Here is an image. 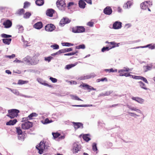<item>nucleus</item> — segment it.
Returning <instances> with one entry per match:
<instances>
[{"label":"nucleus","mask_w":155,"mask_h":155,"mask_svg":"<svg viewBox=\"0 0 155 155\" xmlns=\"http://www.w3.org/2000/svg\"><path fill=\"white\" fill-rule=\"evenodd\" d=\"M105 43L106 44H110L112 45V46H110L108 47H104L101 50V51L103 52H104L106 51H108L112 48L118 47L119 46V44H120L119 43H117L114 41L109 42L107 41H106Z\"/></svg>","instance_id":"1"},{"label":"nucleus","mask_w":155,"mask_h":155,"mask_svg":"<svg viewBox=\"0 0 155 155\" xmlns=\"http://www.w3.org/2000/svg\"><path fill=\"white\" fill-rule=\"evenodd\" d=\"M19 112L18 110L15 109H12L8 110V114L6 116L11 118H12L17 117L18 114Z\"/></svg>","instance_id":"2"},{"label":"nucleus","mask_w":155,"mask_h":155,"mask_svg":"<svg viewBox=\"0 0 155 155\" xmlns=\"http://www.w3.org/2000/svg\"><path fill=\"white\" fill-rule=\"evenodd\" d=\"M130 69L128 68H124L123 69L119 70L118 72L119 73V75L121 76H125L126 77H128L130 75L129 73L126 72L129 71Z\"/></svg>","instance_id":"3"},{"label":"nucleus","mask_w":155,"mask_h":155,"mask_svg":"<svg viewBox=\"0 0 155 155\" xmlns=\"http://www.w3.org/2000/svg\"><path fill=\"white\" fill-rule=\"evenodd\" d=\"M45 143H44V141H41L39 143V146L37 145L36 146V148L38 150V153L40 154L42 153L43 151L45 149Z\"/></svg>","instance_id":"4"},{"label":"nucleus","mask_w":155,"mask_h":155,"mask_svg":"<svg viewBox=\"0 0 155 155\" xmlns=\"http://www.w3.org/2000/svg\"><path fill=\"white\" fill-rule=\"evenodd\" d=\"M57 6L61 10L64 9L66 7V4L64 0H58L56 2Z\"/></svg>","instance_id":"5"},{"label":"nucleus","mask_w":155,"mask_h":155,"mask_svg":"<svg viewBox=\"0 0 155 155\" xmlns=\"http://www.w3.org/2000/svg\"><path fill=\"white\" fill-rule=\"evenodd\" d=\"M144 117V115L141 111L139 109H136V119H137V121L140 122Z\"/></svg>","instance_id":"6"},{"label":"nucleus","mask_w":155,"mask_h":155,"mask_svg":"<svg viewBox=\"0 0 155 155\" xmlns=\"http://www.w3.org/2000/svg\"><path fill=\"white\" fill-rule=\"evenodd\" d=\"M85 31V28L82 26H76L72 28V32L75 33L83 32Z\"/></svg>","instance_id":"7"},{"label":"nucleus","mask_w":155,"mask_h":155,"mask_svg":"<svg viewBox=\"0 0 155 155\" xmlns=\"http://www.w3.org/2000/svg\"><path fill=\"white\" fill-rule=\"evenodd\" d=\"M32 123L29 121H27L21 124V128L23 129H28L32 127Z\"/></svg>","instance_id":"8"},{"label":"nucleus","mask_w":155,"mask_h":155,"mask_svg":"<svg viewBox=\"0 0 155 155\" xmlns=\"http://www.w3.org/2000/svg\"><path fill=\"white\" fill-rule=\"evenodd\" d=\"M55 28V26L52 24H48L45 27V30L48 31H52L54 30Z\"/></svg>","instance_id":"9"},{"label":"nucleus","mask_w":155,"mask_h":155,"mask_svg":"<svg viewBox=\"0 0 155 155\" xmlns=\"http://www.w3.org/2000/svg\"><path fill=\"white\" fill-rule=\"evenodd\" d=\"M148 48L149 49L151 50L154 49H155V44L152 43L148 44L144 46L136 47V48Z\"/></svg>","instance_id":"10"},{"label":"nucleus","mask_w":155,"mask_h":155,"mask_svg":"<svg viewBox=\"0 0 155 155\" xmlns=\"http://www.w3.org/2000/svg\"><path fill=\"white\" fill-rule=\"evenodd\" d=\"M71 21V20L68 18H63L60 21L59 24L61 26H63L66 24L68 23Z\"/></svg>","instance_id":"11"},{"label":"nucleus","mask_w":155,"mask_h":155,"mask_svg":"<svg viewBox=\"0 0 155 155\" xmlns=\"http://www.w3.org/2000/svg\"><path fill=\"white\" fill-rule=\"evenodd\" d=\"M103 12L104 14L110 15L112 14V10L110 7L107 6L104 9Z\"/></svg>","instance_id":"12"},{"label":"nucleus","mask_w":155,"mask_h":155,"mask_svg":"<svg viewBox=\"0 0 155 155\" xmlns=\"http://www.w3.org/2000/svg\"><path fill=\"white\" fill-rule=\"evenodd\" d=\"M150 1H145L140 4V7L141 9L144 10H146L148 8V5H150L149 4Z\"/></svg>","instance_id":"13"},{"label":"nucleus","mask_w":155,"mask_h":155,"mask_svg":"<svg viewBox=\"0 0 155 155\" xmlns=\"http://www.w3.org/2000/svg\"><path fill=\"white\" fill-rule=\"evenodd\" d=\"M121 24L122 23L120 22L116 21L113 24V28L115 29H120L122 26Z\"/></svg>","instance_id":"14"},{"label":"nucleus","mask_w":155,"mask_h":155,"mask_svg":"<svg viewBox=\"0 0 155 155\" xmlns=\"http://www.w3.org/2000/svg\"><path fill=\"white\" fill-rule=\"evenodd\" d=\"M43 24L41 22L39 21L35 24L33 25V27L38 29H40L43 27Z\"/></svg>","instance_id":"15"},{"label":"nucleus","mask_w":155,"mask_h":155,"mask_svg":"<svg viewBox=\"0 0 155 155\" xmlns=\"http://www.w3.org/2000/svg\"><path fill=\"white\" fill-rule=\"evenodd\" d=\"M3 25L5 26V27L6 28H8L10 27L12 25V21L9 20H7L4 22Z\"/></svg>","instance_id":"16"},{"label":"nucleus","mask_w":155,"mask_h":155,"mask_svg":"<svg viewBox=\"0 0 155 155\" xmlns=\"http://www.w3.org/2000/svg\"><path fill=\"white\" fill-rule=\"evenodd\" d=\"M72 123L74 125V128L75 129H77L80 127L83 128V124L81 123L80 122H73Z\"/></svg>","instance_id":"17"},{"label":"nucleus","mask_w":155,"mask_h":155,"mask_svg":"<svg viewBox=\"0 0 155 155\" xmlns=\"http://www.w3.org/2000/svg\"><path fill=\"white\" fill-rule=\"evenodd\" d=\"M78 5L80 8L83 9L85 7L86 4L84 1L80 0L79 2Z\"/></svg>","instance_id":"18"},{"label":"nucleus","mask_w":155,"mask_h":155,"mask_svg":"<svg viewBox=\"0 0 155 155\" xmlns=\"http://www.w3.org/2000/svg\"><path fill=\"white\" fill-rule=\"evenodd\" d=\"M80 87H85L86 89L90 90H94V88L91 86L85 84H81L80 86Z\"/></svg>","instance_id":"19"},{"label":"nucleus","mask_w":155,"mask_h":155,"mask_svg":"<svg viewBox=\"0 0 155 155\" xmlns=\"http://www.w3.org/2000/svg\"><path fill=\"white\" fill-rule=\"evenodd\" d=\"M17 121L16 119H14L13 120H10L7 122L6 124L7 125H13L15 124Z\"/></svg>","instance_id":"20"},{"label":"nucleus","mask_w":155,"mask_h":155,"mask_svg":"<svg viewBox=\"0 0 155 155\" xmlns=\"http://www.w3.org/2000/svg\"><path fill=\"white\" fill-rule=\"evenodd\" d=\"M54 12V11L52 9H50L47 11L46 15L48 16L52 17L53 16V14Z\"/></svg>","instance_id":"21"},{"label":"nucleus","mask_w":155,"mask_h":155,"mask_svg":"<svg viewBox=\"0 0 155 155\" xmlns=\"http://www.w3.org/2000/svg\"><path fill=\"white\" fill-rule=\"evenodd\" d=\"M79 151V146L76 143H74V146L73 147V151L75 153H78V151Z\"/></svg>","instance_id":"22"},{"label":"nucleus","mask_w":155,"mask_h":155,"mask_svg":"<svg viewBox=\"0 0 155 155\" xmlns=\"http://www.w3.org/2000/svg\"><path fill=\"white\" fill-rule=\"evenodd\" d=\"M152 65L151 66H143V71L144 72H146L148 71L151 70L152 68Z\"/></svg>","instance_id":"23"},{"label":"nucleus","mask_w":155,"mask_h":155,"mask_svg":"<svg viewBox=\"0 0 155 155\" xmlns=\"http://www.w3.org/2000/svg\"><path fill=\"white\" fill-rule=\"evenodd\" d=\"M138 83L139 84L140 87L142 88L147 90L148 89L146 87L145 84L142 81H139Z\"/></svg>","instance_id":"24"},{"label":"nucleus","mask_w":155,"mask_h":155,"mask_svg":"<svg viewBox=\"0 0 155 155\" xmlns=\"http://www.w3.org/2000/svg\"><path fill=\"white\" fill-rule=\"evenodd\" d=\"M89 136V135L88 134H84L83 136V138L84 140L88 142L91 140L90 138L88 137Z\"/></svg>","instance_id":"25"},{"label":"nucleus","mask_w":155,"mask_h":155,"mask_svg":"<svg viewBox=\"0 0 155 155\" xmlns=\"http://www.w3.org/2000/svg\"><path fill=\"white\" fill-rule=\"evenodd\" d=\"M11 38H8V39H3L2 41L3 43L5 44L9 45L11 42Z\"/></svg>","instance_id":"26"},{"label":"nucleus","mask_w":155,"mask_h":155,"mask_svg":"<svg viewBox=\"0 0 155 155\" xmlns=\"http://www.w3.org/2000/svg\"><path fill=\"white\" fill-rule=\"evenodd\" d=\"M35 3L37 5L41 6L44 4V0H37Z\"/></svg>","instance_id":"27"},{"label":"nucleus","mask_w":155,"mask_h":155,"mask_svg":"<svg viewBox=\"0 0 155 155\" xmlns=\"http://www.w3.org/2000/svg\"><path fill=\"white\" fill-rule=\"evenodd\" d=\"M77 64L76 63L75 64H71L66 65L65 68L68 70H69L71 68L74 67L77 65Z\"/></svg>","instance_id":"28"},{"label":"nucleus","mask_w":155,"mask_h":155,"mask_svg":"<svg viewBox=\"0 0 155 155\" xmlns=\"http://www.w3.org/2000/svg\"><path fill=\"white\" fill-rule=\"evenodd\" d=\"M104 71L106 72H117V70L116 69H115L114 70L113 68H111L110 69H105L104 70Z\"/></svg>","instance_id":"29"},{"label":"nucleus","mask_w":155,"mask_h":155,"mask_svg":"<svg viewBox=\"0 0 155 155\" xmlns=\"http://www.w3.org/2000/svg\"><path fill=\"white\" fill-rule=\"evenodd\" d=\"M28 82V81H23L21 80H18V84H27Z\"/></svg>","instance_id":"30"},{"label":"nucleus","mask_w":155,"mask_h":155,"mask_svg":"<svg viewBox=\"0 0 155 155\" xmlns=\"http://www.w3.org/2000/svg\"><path fill=\"white\" fill-rule=\"evenodd\" d=\"M71 98L72 99L75 100L82 101V100L79 98L76 95H71Z\"/></svg>","instance_id":"31"},{"label":"nucleus","mask_w":155,"mask_h":155,"mask_svg":"<svg viewBox=\"0 0 155 155\" xmlns=\"http://www.w3.org/2000/svg\"><path fill=\"white\" fill-rule=\"evenodd\" d=\"M42 123L44 124H49L53 122V121L52 120H49L48 118H46L44 121H42Z\"/></svg>","instance_id":"32"},{"label":"nucleus","mask_w":155,"mask_h":155,"mask_svg":"<svg viewBox=\"0 0 155 155\" xmlns=\"http://www.w3.org/2000/svg\"><path fill=\"white\" fill-rule=\"evenodd\" d=\"M136 101L140 104H142L143 103L144 100L139 97H136Z\"/></svg>","instance_id":"33"},{"label":"nucleus","mask_w":155,"mask_h":155,"mask_svg":"<svg viewBox=\"0 0 155 155\" xmlns=\"http://www.w3.org/2000/svg\"><path fill=\"white\" fill-rule=\"evenodd\" d=\"M52 134L54 139L57 138L61 135L60 134L58 133H52Z\"/></svg>","instance_id":"34"},{"label":"nucleus","mask_w":155,"mask_h":155,"mask_svg":"<svg viewBox=\"0 0 155 155\" xmlns=\"http://www.w3.org/2000/svg\"><path fill=\"white\" fill-rule=\"evenodd\" d=\"M37 114L35 113H32L28 116L29 120H31L34 117H36Z\"/></svg>","instance_id":"35"},{"label":"nucleus","mask_w":155,"mask_h":155,"mask_svg":"<svg viewBox=\"0 0 155 155\" xmlns=\"http://www.w3.org/2000/svg\"><path fill=\"white\" fill-rule=\"evenodd\" d=\"M131 5V3L130 2H127L126 4H124V7L125 8H127L130 7Z\"/></svg>","instance_id":"36"},{"label":"nucleus","mask_w":155,"mask_h":155,"mask_svg":"<svg viewBox=\"0 0 155 155\" xmlns=\"http://www.w3.org/2000/svg\"><path fill=\"white\" fill-rule=\"evenodd\" d=\"M63 46H71L74 45L72 44L69 43L68 42H65L62 44Z\"/></svg>","instance_id":"37"},{"label":"nucleus","mask_w":155,"mask_h":155,"mask_svg":"<svg viewBox=\"0 0 155 155\" xmlns=\"http://www.w3.org/2000/svg\"><path fill=\"white\" fill-rule=\"evenodd\" d=\"M77 49H84L85 48V46L84 45L82 44L81 45H79L76 46L75 47Z\"/></svg>","instance_id":"38"},{"label":"nucleus","mask_w":155,"mask_h":155,"mask_svg":"<svg viewBox=\"0 0 155 155\" xmlns=\"http://www.w3.org/2000/svg\"><path fill=\"white\" fill-rule=\"evenodd\" d=\"M16 129L18 135L22 134V131L20 127H17Z\"/></svg>","instance_id":"39"},{"label":"nucleus","mask_w":155,"mask_h":155,"mask_svg":"<svg viewBox=\"0 0 155 155\" xmlns=\"http://www.w3.org/2000/svg\"><path fill=\"white\" fill-rule=\"evenodd\" d=\"M51 47L53 48V49H58L59 48V46L57 44L51 45Z\"/></svg>","instance_id":"40"},{"label":"nucleus","mask_w":155,"mask_h":155,"mask_svg":"<svg viewBox=\"0 0 155 155\" xmlns=\"http://www.w3.org/2000/svg\"><path fill=\"white\" fill-rule=\"evenodd\" d=\"M31 15V13L29 12H27L24 14V17L25 18H28Z\"/></svg>","instance_id":"41"},{"label":"nucleus","mask_w":155,"mask_h":155,"mask_svg":"<svg viewBox=\"0 0 155 155\" xmlns=\"http://www.w3.org/2000/svg\"><path fill=\"white\" fill-rule=\"evenodd\" d=\"M92 149L94 151H97V144L95 143H94L93 144Z\"/></svg>","instance_id":"42"},{"label":"nucleus","mask_w":155,"mask_h":155,"mask_svg":"<svg viewBox=\"0 0 155 155\" xmlns=\"http://www.w3.org/2000/svg\"><path fill=\"white\" fill-rule=\"evenodd\" d=\"M25 12V10L23 9H21L18 10V13L19 15H21Z\"/></svg>","instance_id":"43"},{"label":"nucleus","mask_w":155,"mask_h":155,"mask_svg":"<svg viewBox=\"0 0 155 155\" xmlns=\"http://www.w3.org/2000/svg\"><path fill=\"white\" fill-rule=\"evenodd\" d=\"M18 28L19 31V32L21 33L23 32L24 30V28L23 26H18Z\"/></svg>","instance_id":"44"},{"label":"nucleus","mask_w":155,"mask_h":155,"mask_svg":"<svg viewBox=\"0 0 155 155\" xmlns=\"http://www.w3.org/2000/svg\"><path fill=\"white\" fill-rule=\"evenodd\" d=\"M30 4L29 2H25L24 3V8H25L28 7L30 5Z\"/></svg>","instance_id":"45"},{"label":"nucleus","mask_w":155,"mask_h":155,"mask_svg":"<svg viewBox=\"0 0 155 155\" xmlns=\"http://www.w3.org/2000/svg\"><path fill=\"white\" fill-rule=\"evenodd\" d=\"M97 82H99L101 81H107V79L106 78H103L98 79L97 80Z\"/></svg>","instance_id":"46"},{"label":"nucleus","mask_w":155,"mask_h":155,"mask_svg":"<svg viewBox=\"0 0 155 155\" xmlns=\"http://www.w3.org/2000/svg\"><path fill=\"white\" fill-rule=\"evenodd\" d=\"M1 36L2 37L4 38H10L12 37V36L9 35H6L5 34H3Z\"/></svg>","instance_id":"47"},{"label":"nucleus","mask_w":155,"mask_h":155,"mask_svg":"<svg viewBox=\"0 0 155 155\" xmlns=\"http://www.w3.org/2000/svg\"><path fill=\"white\" fill-rule=\"evenodd\" d=\"M50 79L52 82L54 83L56 82L57 81V80L56 78H54L52 77H50Z\"/></svg>","instance_id":"48"},{"label":"nucleus","mask_w":155,"mask_h":155,"mask_svg":"<svg viewBox=\"0 0 155 155\" xmlns=\"http://www.w3.org/2000/svg\"><path fill=\"white\" fill-rule=\"evenodd\" d=\"M52 58V57H48L45 58V61H47L49 62L51 61Z\"/></svg>","instance_id":"49"},{"label":"nucleus","mask_w":155,"mask_h":155,"mask_svg":"<svg viewBox=\"0 0 155 155\" xmlns=\"http://www.w3.org/2000/svg\"><path fill=\"white\" fill-rule=\"evenodd\" d=\"M64 49L65 50L64 51H65V52L70 51L73 50V49L72 48H65Z\"/></svg>","instance_id":"50"},{"label":"nucleus","mask_w":155,"mask_h":155,"mask_svg":"<svg viewBox=\"0 0 155 155\" xmlns=\"http://www.w3.org/2000/svg\"><path fill=\"white\" fill-rule=\"evenodd\" d=\"M94 23L92 21H89L87 23V25L90 27H92L93 26Z\"/></svg>","instance_id":"51"},{"label":"nucleus","mask_w":155,"mask_h":155,"mask_svg":"<svg viewBox=\"0 0 155 155\" xmlns=\"http://www.w3.org/2000/svg\"><path fill=\"white\" fill-rule=\"evenodd\" d=\"M39 61V60H38L37 61H32L30 63V64H31V65H35L37 64Z\"/></svg>","instance_id":"52"},{"label":"nucleus","mask_w":155,"mask_h":155,"mask_svg":"<svg viewBox=\"0 0 155 155\" xmlns=\"http://www.w3.org/2000/svg\"><path fill=\"white\" fill-rule=\"evenodd\" d=\"M12 92L17 95H19V94L18 91L17 90H13Z\"/></svg>","instance_id":"53"},{"label":"nucleus","mask_w":155,"mask_h":155,"mask_svg":"<svg viewBox=\"0 0 155 155\" xmlns=\"http://www.w3.org/2000/svg\"><path fill=\"white\" fill-rule=\"evenodd\" d=\"M15 54H12L11 55L7 56V57L8 58H9L10 59L15 58Z\"/></svg>","instance_id":"54"},{"label":"nucleus","mask_w":155,"mask_h":155,"mask_svg":"<svg viewBox=\"0 0 155 155\" xmlns=\"http://www.w3.org/2000/svg\"><path fill=\"white\" fill-rule=\"evenodd\" d=\"M29 120V118H28V117H24V118H22V122L25 121H27Z\"/></svg>","instance_id":"55"},{"label":"nucleus","mask_w":155,"mask_h":155,"mask_svg":"<svg viewBox=\"0 0 155 155\" xmlns=\"http://www.w3.org/2000/svg\"><path fill=\"white\" fill-rule=\"evenodd\" d=\"M64 50H65L64 49L59 50L58 51L59 54H61V53H65V51Z\"/></svg>","instance_id":"56"},{"label":"nucleus","mask_w":155,"mask_h":155,"mask_svg":"<svg viewBox=\"0 0 155 155\" xmlns=\"http://www.w3.org/2000/svg\"><path fill=\"white\" fill-rule=\"evenodd\" d=\"M87 3L90 5L92 4L91 0H84Z\"/></svg>","instance_id":"57"},{"label":"nucleus","mask_w":155,"mask_h":155,"mask_svg":"<svg viewBox=\"0 0 155 155\" xmlns=\"http://www.w3.org/2000/svg\"><path fill=\"white\" fill-rule=\"evenodd\" d=\"M143 77L141 76H136V79H140L142 80Z\"/></svg>","instance_id":"58"},{"label":"nucleus","mask_w":155,"mask_h":155,"mask_svg":"<svg viewBox=\"0 0 155 155\" xmlns=\"http://www.w3.org/2000/svg\"><path fill=\"white\" fill-rule=\"evenodd\" d=\"M78 53V51H77L75 52H72L71 53V55H73L74 54H76V55H78V54L77 53Z\"/></svg>","instance_id":"59"},{"label":"nucleus","mask_w":155,"mask_h":155,"mask_svg":"<svg viewBox=\"0 0 155 155\" xmlns=\"http://www.w3.org/2000/svg\"><path fill=\"white\" fill-rule=\"evenodd\" d=\"M118 105V104H113L112 105L110 106L109 107L110 108H111L112 107H115L117 106Z\"/></svg>","instance_id":"60"},{"label":"nucleus","mask_w":155,"mask_h":155,"mask_svg":"<svg viewBox=\"0 0 155 155\" xmlns=\"http://www.w3.org/2000/svg\"><path fill=\"white\" fill-rule=\"evenodd\" d=\"M74 4V3L73 2H70L68 3V7H69L70 6L73 5Z\"/></svg>","instance_id":"61"},{"label":"nucleus","mask_w":155,"mask_h":155,"mask_svg":"<svg viewBox=\"0 0 155 155\" xmlns=\"http://www.w3.org/2000/svg\"><path fill=\"white\" fill-rule=\"evenodd\" d=\"M142 80L143 81L146 83L147 84L148 83V82L147 81V79L143 77V79H142Z\"/></svg>","instance_id":"62"},{"label":"nucleus","mask_w":155,"mask_h":155,"mask_svg":"<svg viewBox=\"0 0 155 155\" xmlns=\"http://www.w3.org/2000/svg\"><path fill=\"white\" fill-rule=\"evenodd\" d=\"M59 54V52H58H58H57L56 53H55L52 54L51 55L52 56H54L55 55H58V54Z\"/></svg>","instance_id":"63"},{"label":"nucleus","mask_w":155,"mask_h":155,"mask_svg":"<svg viewBox=\"0 0 155 155\" xmlns=\"http://www.w3.org/2000/svg\"><path fill=\"white\" fill-rule=\"evenodd\" d=\"M5 72L6 73H8V74H11V72L8 70H7L5 71Z\"/></svg>","instance_id":"64"}]
</instances>
